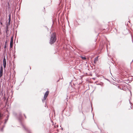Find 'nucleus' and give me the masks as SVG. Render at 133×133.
<instances>
[{
	"mask_svg": "<svg viewBox=\"0 0 133 133\" xmlns=\"http://www.w3.org/2000/svg\"><path fill=\"white\" fill-rule=\"evenodd\" d=\"M118 88H119V86H118Z\"/></svg>",
	"mask_w": 133,
	"mask_h": 133,
	"instance_id": "nucleus-14",
	"label": "nucleus"
},
{
	"mask_svg": "<svg viewBox=\"0 0 133 133\" xmlns=\"http://www.w3.org/2000/svg\"><path fill=\"white\" fill-rule=\"evenodd\" d=\"M49 92L47 91L45 94L44 97V99L42 100L43 102H44V100L45 101L48 95L49 94Z\"/></svg>",
	"mask_w": 133,
	"mask_h": 133,
	"instance_id": "nucleus-2",
	"label": "nucleus"
},
{
	"mask_svg": "<svg viewBox=\"0 0 133 133\" xmlns=\"http://www.w3.org/2000/svg\"><path fill=\"white\" fill-rule=\"evenodd\" d=\"M3 116V115L1 113H0V118L2 117Z\"/></svg>",
	"mask_w": 133,
	"mask_h": 133,
	"instance_id": "nucleus-10",
	"label": "nucleus"
},
{
	"mask_svg": "<svg viewBox=\"0 0 133 133\" xmlns=\"http://www.w3.org/2000/svg\"><path fill=\"white\" fill-rule=\"evenodd\" d=\"M10 43H13V37H12L10 39Z\"/></svg>",
	"mask_w": 133,
	"mask_h": 133,
	"instance_id": "nucleus-8",
	"label": "nucleus"
},
{
	"mask_svg": "<svg viewBox=\"0 0 133 133\" xmlns=\"http://www.w3.org/2000/svg\"><path fill=\"white\" fill-rule=\"evenodd\" d=\"M57 39L55 33L52 34L51 36L49 43L51 44H53L55 42Z\"/></svg>",
	"mask_w": 133,
	"mask_h": 133,
	"instance_id": "nucleus-1",
	"label": "nucleus"
},
{
	"mask_svg": "<svg viewBox=\"0 0 133 133\" xmlns=\"http://www.w3.org/2000/svg\"><path fill=\"white\" fill-rule=\"evenodd\" d=\"M3 75V68L2 66H1L0 68V78Z\"/></svg>",
	"mask_w": 133,
	"mask_h": 133,
	"instance_id": "nucleus-3",
	"label": "nucleus"
},
{
	"mask_svg": "<svg viewBox=\"0 0 133 133\" xmlns=\"http://www.w3.org/2000/svg\"><path fill=\"white\" fill-rule=\"evenodd\" d=\"M98 56H97L95 58V59L94 60V63H96V62H97V61H98Z\"/></svg>",
	"mask_w": 133,
	"mask_h": 133,
	"instance_id": "nucleus-5",
	"label": "nucleus"
},
{
	"mask_svg": "<svg viewBox=\"0 0 133 133\" xmlns=\"http://www.w3.org/2000/svg\"><path fill=\"white\" fill-rule=\"evenodd\" d=\"M22 125L23 127L24 128L25 130H27L28 131V133H31L30 131H29V130H28L27 129H26V128L25 127V126L24 125H23L22 124Z\"/></svg>",
	"mask_w": 133,
	"mask_h": 133,
	"instance_id": "nucleus-6",
	"label": "nucleus"
},
{
	"mask_svg": "<svg viewBox=\"0 0 133 133\" xmlns=\"http://www.w3.org/2000/svg\"><path fill=\"white\" fill-rule=\"evenodd\" d=\"M1 24H2V23L1 22Z\"/></svg>",
	"mask_w": 133,
	"mask_h": 133,
	"instance_id": "nucleus-13",
	"label": "nucleus"
},
{
	"mask_svg": "<svg viewBox=\"0 0 133 133\" xmlns=\"http://www.w3.org/2000/svg\"><path fill=\"white\" fill-rule=\"evenodd\" d=\"M6 44H5L4 46V48H6Z\"/></svg>",
	"mask_w": 133,
	"mask_h": 133,
	"instance_id": "nucleus-11",
	"label": "nucleus"
},
{
	"mask_svg": "<svg viewBox=\"0 0 133 133\" xmlns=\"http://www.w3.org/2000/svg\"><path fill=\"white\" fill-rule=\"evenodd\" d=\"M81 58L82 59L84 60H85L86 59V57H84L81 56Z\"/></svg>",
	"mask_w": 133,
	"mask_h": 133,
	"instance_id": "nucleus-9",
	"label": "nucleus"
},
{
	"mask_svg": "<svg viewBox=\"0 0 133 133\" xmlns=\"http://www.w3.org/2000/svg\"><path fill=\"white\" fill-rule=\"evenodd\" d=\"M13 43H10V48H12L13 47Z\"/></svg>",
	"mask_w": 133,
	"mask_h": 133,
	"instance_id": "nucleus-7",
	"label": "nucleus"
},
{
	"mask_svg": "<svg viewBox=\"0 0 133 133\" xmlns=\"http://www.w3.org/2000/svg\"><path fill=\"white\" fill-rule=\"evenodd\" d=\"M6 43H7V42L6 41L5 42V44H6Z\"/></svg>",
	"mask_w": 133,
	"mask_h": 133,
	"instance_id": "nucleus-12",
	"label": "nucleus"
},
{
	"mask_svg": "<svg viewBox=\"0 0 133 133\" xmlns=\"http://www.w3.org/2000/svg\"><path fill=\"white\" fill-rule=\"evenodd\" d=\"M25 118H26V116L25 115Z\"/></svg>",
	"mask_w": 133,
	"mask_h": 133,
	"instance_id": "nucleus-15",
	"label": "nucleus"
},
{
	"mask_svg": "<svg viewBox=\"0 0 133 133\" xmlns=\"http://www.w3.org/2000/svg\"><path fill=\"white\" fill-rule=\"evenodd\" d=\"M3 65L4 68H5L6 66V60L5 58V57L4 58L3 60Z\"/></svg>",
	"mask_w": 133,
	"mask_h": 133,
	"instance_id": "nucleus-4",
	"label": "nucleus"
}]
</instances>
